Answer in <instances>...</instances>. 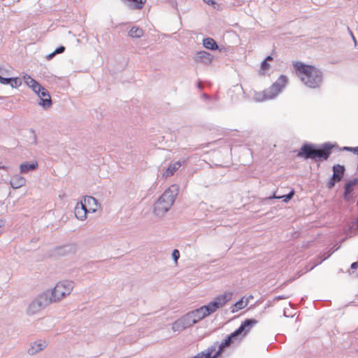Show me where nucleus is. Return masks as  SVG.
I'll return each instance as SVG.
<instances>
[{"label": "nucleus", "mask_w": 358, "mask_h": 358, "mask_svg": "<svg viewBox=\"0 0 358 358\" xmlns=\"http://www.w3.org/2000/svg\"><path fill=\"white\" fill-rule=\"evenodd\" d=\"M334 145L331 143H324L319 146L312 143H304L297 153V157L304 159H313L315 162L327 160L331 154Z\"/></svg>", "instance_id": "nucleus-1"}, {"label": "nucleus", "mask_w": 358, "mask_h": 358, "mask_svg": "<svg viewBox=\"0 0 358 358\" xmlns=\"http://www.w3.org/2000/svg\"><path fill=\"white\" fill-rule=\"evenodd\" d=\"M294 66L300 74L301 81L306 87L315 89L321 86L323 81V73L321 70L300 62H296Z\"/></svg>", "instance_id": "nucleus-2"}, {"label": "nucleus", "mask_w": 358, "mask_h": 358, "mask_svg": "<svg viewBox=\"0 0 358 358\" xmlns=\"http://www.w3.org/2000/svg\"><path fill=\"white\" fill-rule=\"evenodd\" d=\"M178 194V187L176 185L171 186L165 190L154 204V214L158 217L163 216L170 210Z\"/></svg>", "instance_id": "nucleus-3"}, {"label": "nucleus", "mask_w": 358, "mask_h": 358, "mask_svg": "<svg viewBox=\"0 0 358 358\" xmlns=\"http://www.w3.org/2000/svg\"><path fill=\"white\" fill-rule=\"evenodd\" d=\"M288 78L285 75H280L277 80L268 89L255 95V99L258 101H264L275 98L285 87Z\"/></svg>", "instance_id": "nucleus-4"}, {"label": "nucleus", "mask_w": 358, "mask_h": 358, "mask_svg": "<svg viewBox=\"0 0 358 358\" xmlns=\"http://www.w3.org/2000/svg\"><path fill=\"white\" fill-rule=\"evenodd\" d=\"M73 288V281L62 280L57 283L54 289L51 291L47 290L50 294L52 302H57L62 300L66 296L69 295Z\"/></svg>", "instance_id": "nucleus-5"}, {"label": "nucleus", "mask_w": 358, "mask_h": 358, "mask_svg": "<svg viewBox=\"0 0 358 358\" xmlns=\"http://www.w3.org/2000/svg\"><path fill=\"white\" fill-rule=\"evenodd\" d=\"M49 295L50 294L47 293L46 291L39 294L29 303L27 308V313L29 315H34L52 303Z\"/></svg>", "instance_id": "nucleus-6"}, {"label": "nucleus", "mask_w": 358, "mask_h": 358, "mask_svg": "<svg viewBox=\"0 0 358 358\" xmlns=\"http://www.w3.org/2000/svg\"><path fill=\"white\" fill-rule=\"evenodd\" d=\"M231 299V293H224L215 298L208 304L203 306L204 311L208 315L215 313L217 309L222 308Z\"/></svg>", "instance_id": "nucleus-7"}, {"label": "nucleus", "mask_w": 358, "mask_h": 358, "mask_svg": "<svg viewBox=\"0 0 358 358\" xmlns=\"http://www.w3.org/2000/svg\"><path fill=\"white\" fill-rule=\"evenodd\" d=\"M77 251V245L74 243H69L55 247L49 250L48 255L54 257H65L73 255Z\"/></svg>", "instance_id": "nucleus-8"}, {"label": "nucleus", "mask_w": 358, "mask_h": 358, "mask_svg": "<svg viewBox=\"0 0 358 358\" xmlns=\"http://www.w3.org/2000/svg\"><path fill=\"white\" fill-rule=\"evenodd\" d=\"M333 175L327 183V187L329 189H332L336 182H340L345 174V168L343 165L336 164L332 167Z\"/></svg>", "instance_id": "nucleus-9"}, {"label": "nucleus", "mask_w": 358, "mask_h": 358, "mask_svg": "<svg viewBox=\"0 0 358 358\" xmlns=\"http://www.w3.org/2000/svg\"><path fill=\"white\" fill-rule=\"evenodd\" d=\"M241 340V338L234 331L231 334L228 335L220 343L217 342V351L220 355L222 354L225 348L229 347L236 341Z\"/></svg>", "instance_id": "nucleus-10"}, {"label": "nucleus", "mask_w": 358, "mask_h": 358, "mask_svg": "<svg viewBox=\"0 0 358 358\" xmlns=\"http://www.w3.org/2000/svg\"><path fill=\"white\" fill-rule=\"evenodd\" d=\"M258 321L253 318L246 319L244 320L240 327L235 330L236 333L240 337L242 334L243 336L246 335L255 324H257Z\"/></svg>", "instance_id": "nucleus-11"}, {"label": "nucleus", "mask_w": 358, "mask_h": 358, "mask_svg": "<svg viewBox=\"0 0 358 358\" xmlns=\"http://www.w3.org/2000/svg\"><path fill=\"white\" fill-rule=\"evenodd\" d=\"M217 348V341L215 342L212 345L208 347L206 350L200 352L203 358H219L221 355L216 350Z\"/></svg>", "instance_id": "nucleus-12"}, {"label": "nucleus", "mask_w": 358, "mask_h": 358, "mask_svg": "<svg viewBox=\"0 0 358 358\" xmlns=\"http://www.w3.org/2000/svg\"><path fill=\"white\" fill-rule=\"evenodd\" d=\"M194 59L198 63L208 65L212 62L213 56L208 52L199 51L196 52Z\"/></svg>", "instance_id": "nucleus-13"}, {"label": "nucleus", "mask_w": 358, "mask_h": 358, "mask_svg": "<svg viewBox=\"0 0 358 358\" xmlns=\"http://www.w3.org/2000/svg\"><path fill=\"white\" fill-rule=\"evenodd\" d=\"M186 160L185 159H181L178 162L171 164L169 167L166 169L165 173L163 174V177H170L173 176L176 171L185 163Z\"/></svg>", "instance_id": "nucleus-14"}, {"label": "nucleus", "mask_w": 358, "mask_h": 358, "mask_svg": "<svg viewBox=\"0 0 358 358\" xmlns=\"http://www.w3.org/2000/svg\"><path fill=\"white\" fill-rule=\"evenodd\" d=\"M47 343L45 341H39L32 343L31 348L28 350V353L30 355H34L45 349Z\"/></svg>", "instance_id": "nucleus-15"}, {"label": "nucleus", "mask_w": 358, "mask_h": 358, "mask_svg": "<svg viewBox=\"0 0 358 358\" xmlns=\"http://www.w3.org/2000/svg\"><path fill=\"white\" fill-rule=\"evenodd\" d=\"M95 211H96L95 208H90V210H84V208L79 207V204H77L75 208L74 213H75V216L76 217L77 219H78L80 220H84L87 217V213H90V212L94 213Z\"/></svg>", "instance_id": "nucleus-16"}, {"label": "nucleus", "mask_w": 358, "mask_h": 358, "mask_svg": "<svg viewBox=\"0 0 358 358\" xmlns=\"http://www.w3.org/2000/svg\"><path fill=\"white\" fill-rule=\"evenodd\" d=\"M189 313L191 315V316L193 318L195 323H197L198 322H199L200 320L203 319L205 317L208 316L207 315V313H206V311H204L203 306H201L199 308H196L194 310H192Z\"/></svg>", "instance_id": "nucleus-17"}, {"label": "nucleus", "mask_w": 358, "mask_h": 358, "mask_svg": "<svg viewBox=\"0 0 358 358\" xmlns=\"http://www.w3.org/2000/svg\"><path fill=\"white\" fill-rule=\"evenodd\" d=\"M10 184L13 189H18L25 185L26 179L20 175H15L11 178Z\"/></svg>", "instance_id": "nucleus-18"}, {"label": "nucleus", "mask_w": 358, "mask_h": 358, "mask_svg": "<svg viewBox=\"0 0 358 358\" xmlns=\"http://www.w3.org/2000/svg\"><path fill=\"white\" fill-rule=\"evenodd\" d=\"M357 183H358V179L355 178L345 184V187H344L345 189H344V194H343L344 199L345 200L349 199V194H350L352 192L354 185H355Z\"/></svg>", "instance_id": "nucleus-19"}, {"label": "nucleus", "mask_w": 358, "mask_h": 358, "mask_svg": "<svg viewBox=\"0 0 358 358\" xmlns=\"http://www.w3.org/2000/svg\"><path fill=\"white\" fill-rule=\"evenodd\" d=\"M38 164L37 162H33L31 163L25 162L22 163L20 166V171L21 173H26L29 171L36 169Z\"/></svg>", "instance_id": "nucleus-20"}, {"label": "nucleus", "mask_w": 358, "mask_h": 358, "mask_svg": "<svg viewBox=\"0 0 358 358\" xmlns=\"http://www.w3.org/2000/svg\"><path fill=\"white\" fill-rule=\"evenodd\" d=\"M129 7L134 9H141L145 5L146 0H122Z\"/></svg>", "instance_id": "nucleus-21"}, {"label": "nucleus", "mask_w": 358, "mask_h": 358, "mask_svg": "<svg viewBox=\"0 0 358 358\" xmlns=\"http://www.w3.org/2000/svg\"><path fill=\"white\" fill-rule=\"evenodd\" d=\"M24 80L25 83L30 87L34 92L36 90H39L41 87V84H39L36 80L29 76H24Z\"/></svg>", "instance_id": "nucleus-22"}, {"label": "nucleus", "mask_w": 358, "mask_h": 358, "mask_svg": "<svg viewBox=\"0 0 358 358\" xmlns=\"http://www.w3.org/2000/svg\"><path fill=\"white\" fill-rule=\"evenodd\" d=\"M203 46L208 50H216L219 48L215 41L212 38H206L203 40Z\"/></svg>", "instance_id": "nucleus-23"}, {"label": "nucleus", "mask_w": 358, "mask_h": 358, "mask_svg": "<svg viewBox=\"0 0 358 358\" xmlns=\"http://www.w3.org/2000/svg\"><path fill=\"white\" fill-rule=\"evenodd\" d=\"M180 319L181 320L182 324L185 326V329L190 327L193 324H196L189 313L181 317Z\"/></svg>", "instance_id": "nucleus-24"}, {"label": "nucleus", "mask_w": 358, "mask_h": 358, "mask_svg": "<svg viewBox=\"0 0 358 358\" xmlns=\"http://www.w3.org/2000/svg\"><path fill=\"white\" fill-rule=\"evenodd\" d=\"M143 35V30L137 27H133L129 31V36L131 38H139Z\"/></svg>", "instance_id": "nucleus-25"}, {"label": "nucleus", "mask_w": 358, "mask_h": 358, "mask_svg": "<svg viewBox=\"0 0 358 358\" xmlns=\"http://www.w3.org/2000/svg\"><path fill=\"white\" fill-rule=\"evenodd\" d=\"M38 104L41 106L43 109L46 110L52 106V99L50 96H48V98L39 99Z\"/></svg>", "instance_id": "nucleus-26"}, {"label": "nucleus", "mask_w": 358, "mask_h": 358, "mask_svg": "<svg viewBox=\"0 0 358 358\" xmlns=\"http://www.w3.org/2000/svg\"><path fill=\"white\" fill-rule=\"evenodd\" d=\"M294 194V190H292L290 191L288 194H285V195H282V196H277L275 195H273L272 196H269L268 198H267L268 199H282V201L285 203L288 202L289 201H290L292 199V198L293 197Z\"/></svg>", "instance_id": "nucleus-27"}, {"label": "nucleus", "mask_w": 358, "mask_h": 358, "mask_svg": "<svg viewBox=\"0 0 358 358\" xmlns=\"http://www.w3.org/2000/svg\"><path fill=\"white\" fill-rule=\"evenodd\" d=\"M84 201L89 206V208H96L98 207L97 200L91 196H87L84 199Z\"/></svg>", "instance_id": "nucleus-28"}, {"label": "nucleus", "mask_w": 358, "mask_h": 358, "mask_svg": "<svg viewBox=\"0 0 358 358\" xmlns=\"http://www.w3.org/2000/svg\"><path fill=\"white\" fill-rule=\"evenodd\" d=\"M172 329L174 331H181L185 329V327L182 324L181 320L178 319L173 323Z\"/></svg>", "instance_id": "nucleus-29"}, {"label": "nucleus", "mask_w": 358, "mask_h": 358, "mask_svg": "<svg viewBox=\"0 0 358 358\" xmlns=\"http://www.w3.org/2000/svg\"><path fill=\"white\" fill-rule=\"evenodd\" d=\"M34 92L38 95L39 99L46 98V97L48 98V96H50L48 90H46L42 85H41L39 90H36Z\"/></svg>", "instance_id": "nucleus-30"}, {"label": "nucleus", "mask_w": 358, "mask_h": 358, "mask_svg": "<svg viewBox=\"0 0 358 358\" xmlns=\"http://www.w3.org/2000/svg\"><path fill=\"white\" fill-rule=\"evenodd\" d=\"M271 68L270 64L266 62V60L262 61L261 64V69H260V74L263 75L265 73V72L268 70H269Z\"/></svg>", "instance_id": "nucleus-31"}, {"label": "nucleus", "mask_w": 358, "mask_h": 358, "mask_svg": "<svg viewBox=\"0 0 358 358\" xmlns=\"http://www.w3.org/2000/svg\"><path fill=\"white\" fill-rule=\"evenodd\" d=\"M21 84H22V80H21L20 78H11V82H10V85L12 87L17 88L19 86H20Z\"/></svg>", "instance_id": "nucleus-32"}, {"label": "nucleus", "mask_w": 358, "mask_h": 358, "mask_svg": "<svg viewBox=\"0 0 358 358\" xmlns=\"http://www.w3.org/2000/svg\"><path fill=\"white\" fill-rule=\"evenodd\" d=\"M341 150H346V151H350V152H352L355 154L358 155V146L357 147H355V148L345 146V147L342 148Z\"/></svg>", "instance_id": "nucleus-33"}, {"label": "nucleus", "mask_w": 358, "mask_h": 358, "mask_svg": "<svg viewBox=\"0 0 358 358\" xmlns=\"http://www.w3.org/2000/svg\"><path fill=\"white\" fill-rule=\"evenodd\" d=\"M31 134V143L32 144H36L37 143V136L35 133V131L34 130V129H30L29 130Z\"/></svg>", "instance_id": "nucleus-34"}, {"label": "nucleus", "mask_w": 358, "mask_h": 358, "mask_svg": "<svg viewBox=\"0 0 358 358\" xmlns=\"http://www.w3.org/2000/svg\"><path fill=\"white\" fill-rule=\"evenodd\" d=\"M11 78H6V77H3V76H0V83L3 85H9L10 84V82H11Z\"/></svg>", "instance_id": "nucleus-35"}, {"label": "nucleus", "mask_w": 358, "mask_h": 358, "mask_svg": "<svg viewBox=\"0 0 358 358\" xmlns=\"http://www.w3.org/2000/svg\"><path fill=\"white\" fill-rule=\"evenodd\" d=\"M171 255H172V258H173V259L176 262H177L178 259H179V257H180V252H179L178 250H177V249H174V250H173V252H172Z\"/></svg>", "instance_id": "nucleus-36"}, {"label": "nucleus", "mask_w": 358, "mask_h": 358, "mask_svg": "<svg viewBox=\"0 0 358 358\" xmlns=\"http://www.w3.org/2000/svg\"><path fill=\"white\" fill-rule=\"evenodd\" d=\"M10 75V71L0 66V76H8Z\"/></svg>", "instance_id": "nucleus-37"}, {"label": "nucleus", "mask_w": 358, "mask_h": 358, "mask_svg": "<svg viewBox=\"0 0 358 358\" xmlns=\"http://www.w3.org/2000/svg\"><path fill=\"white\" fill-rule=\"evenodd\" d=\"M65 51V47L63 45H60L57 48H56L54 51L55 54H61Z\"/></svg>", "instance_id": "nucleus-38"}, {"label": "nucleus", "mask_w": 358, "mask_h": 358, "mask_svg": "<svg viewBox=\"0 0 358 358\" xmlns=\"http://www.w3.org/2000/svg\"><path fill=\"white\" fill-rule=\"evenodd\" d=\"M234 306L236 308V309H242L244 308L243 306V301L242 299L238 301L235 304Z\"/></svg>", "instance_id": "nucleus-39"}, {"label": "nucleus", "mask_w": 358, "mask_h": 358, "mask_svg": "<svg viewBox=\"0 0 358 358\" xmlns=\"http://www.w3.org/2000/svg\"><path fill=\"white\" fill-rule=\"evenodd\" d=\"M289 298L288 296H285V295H279V296H276L275 298H274V301H279V300H281V299H287Z\"/></svg>", "instance_id": "nucleus-40"}, {"label": "nucleus", "mask_w": 358, "mask_h": 358, "mask_svg": "<svg viewBox=\"0 0 358 358\" xmlns=\"http://www.w3.org/2000/svg\"><path fill=\"white\" fill-rule=\"evenodd\" d=\"M78 204H79L80 208H84V210H90V208H87V203H85V201L84 202L80 201Z\"/></svg>", "instance_id": "nucleus-41"}, {"label": "nucleus", "mask_w": 358, "mask_h": 358, "mask_svg": "<svg viewBox=\"0 0 358 358\" xmlns=\"http://www.w3.org/2000/svg\"><path fill=\"white\" fill-rule=\"evenodd\" d=\"M358 268V261L357 262H353L351 266H350V269L352 271H354V270H356Z\"/></svg>", "instance_id": "nucleus-42"}, {"label": "nucleus", "mask_w": 358, "mask_h": 358, "mask_svg": "<svg viewBox=\"0 0 358 358\" xmlns=\"http://www.w3.org/2000/svg\"><path fill=\"white\" fill-rule=\"evenodd\" d=\"M56 55V54H55L54 51L52 52H51L50 54L46 56V59L48 60H50L52 59Z\"/></svg>", "instance_id": "nucleus-43"}, {"label": "nucleus", "mask_w": 358, "mask_h": 358, "mask_svg": "<svg viewBox=\"0 0 358 358\" xmlns=\"http://www.w3.org/2000/svg\"><path fill=\"white\" fill-rule=\"evenodd\" d=\"M203 1L208 5L215 4V1L214 0H203Z\"/></svg>", "instance_id": "nucleus-44"}, {"label": "nucleus", "mask_w": 358, "mask_h": 358, "mask_svg": "<svg viewBox=\"0 0 358 358\" xmlns=\"http://www.w3.org/2000/svg\"><path fill=\"white\" fill-rule=\"evenodd\" d=\"M273 57H272V56H271V55H268V56H267V57L265 58V59H264V60H266V62H268L273 61Z\"/></svg>", "instance_id": "nucleus-45"}, {"label": "nucleus", "mask_w": 358, "mask_h": 358, "mask_svg": "<svg viewBox=\"0 0 358 358\" xmlns=\"http://www.w3.org/2000/svg\"><path fill=\"white\" fill-rule=\"evenodd\" d=\"M192 358H203V356L200 352L197 353L195 356H194Z\"/></svg>", "instance_id": "nucleus-46"}, {"label": "nucleus", "mask_w": 358, "mask_h": 358, "mask_svg": "<svg viewBox=\"0 0 358 358\" xmlns=\"http://www.w3.org/2000/svg\"><path fill=\"white\" fill-rule=\"evenodd\" d=\"M197 87L201 90L203 88V85L201 83V82L200 80L198 81V83H197Z\"/></svg>", "instance_id": "nucleus-47"}, {"label": "nucleus", "mask_w": 358, "mask_h": 358, "mask_svg": "<svg viewBox=\"0 0 358 358\" xmlns=\"http://www.w3.org/2000/svg\"><path fill=\"white\" fill-rule=\"evenodd\" d=\"M5 224V221L2 219H0V228L2 227Z\"/></svg>", "instance_id": "nucleus-48"}, {"label": "nucleus", "mask_w": 358, "mask_h": 358, "mask_svg": "<svg viewBox=\"0 0 358 358\" xmlns=\"http://www.w3.org/2000/svg\"><path fill=\"white\" fill-rule=\"evenodd\" d=\"M202 96L205 99H209V96L207 94H203Z\"/></svg>", "instance_id": "nucleus-49"}, {"label": "nucleus", "mask_w": 358, "mask_h": 358, "mask_svg": "<svg viewBox=\"0 0 358 358\" xmlns=\"http://www.w3.org/2000/svg\"><path fill=\"white\" fill-rule=\"evenodd\" d=\"M357 223H358V219H357Z\"/></svg>", "instance_id": "nucleus-50"}]
</instances>
